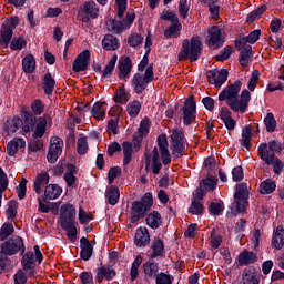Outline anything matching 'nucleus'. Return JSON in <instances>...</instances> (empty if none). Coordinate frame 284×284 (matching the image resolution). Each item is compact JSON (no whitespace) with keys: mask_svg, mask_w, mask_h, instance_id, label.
<instances>
[{"mask_svg":"<svg viewBox=\"0 0 284 284\" xmlns=\"http://www.w3.org/2000/svg\"><path fill=\"white\" fill-rule=\"evenodd\" d=\"M243 82L236 80L233 84L224 88L219 94V101H226V105L233 110V112L245 113L247 105H250V99H252V93L247 89L243 90L241 98L239 99V92H241V87Z\"/></svg>","mask_w":284,"mask_h":284,"instance_id":"nucleus-1","label":"nucleus"},{"mask_svg":"<svg viewBox=\"0 0 284 284\" xmlns=\"http://www.w3.org/2000/svg\"><path fill=\"white\" fill-rule=\"evenodd\" d=\"M202 45L203 44L199 38L183 40L182 49L178 55V60L185 61V59H190L191 63L199 61V57H201V52L203 50Z\"/></svg>","mask_w":284,"mask_h":284,"instance_id":"nucleus-2","label":"nucleus"},{"mask_svg":"<svg viewBox=\"0 0 284 284\" xmlns=\"http://www.w3.org/2000/svg\"><path fill=\"white\" fill-rule=\"evenodd\" d=\"M257 154L262 159L265 165H273V172L275 174H281L283 172V161H281L275 153L270 152L267 143H262L257 148Z\"/></svg>","mask_w":284,"mask_h":284,"instance_id":"nucleus-3","label":"nucleus"},{"mask_svg":"<svg viewBox=\"0 0 284 284\" xmlns=\"http://www.w3.org/2000/svg\"><path fill=\"white\" fill-rule=\"evenodd\" d=\"M154 81V68L150 64L144 72V75L141 73H136L133 79L132 83L136 94H143L145 88H148L149 83Z\"/></svg>","mask_w":284,"mask_h":284,"instance_id":"nucleus-4","label":"nucleus"},{"mask_svg":"<svg viewBox=\"0 0 284 284\" xmlns=\"http://www.w3.org/2000/svg\"><path fill=\"white\" fill-rule=\"evenodd\" d=\"M0 254L3 256H14L18 252H26V245H23V239L20 236H12L8 241L3 242L1 245Z\"/></svg>","mask_w":284,"mask_h":284,"instance_id":"nucleus-5","label":"nucleus"},{"mask_svg":"<svg viewBox=\"0 0 284 284\" xmlns=\"http://www.w3.org/2000/svg\"><path fill=\"white\" fill-rule=\"evenodd\" d=\"M206 45L211 50H219V48H223V43H225V39L223 38V32L221 28L214 26L207 31Z\"/></svg>","mask_w":284,"mask_h":284,"instance_id":"nucleus-6","label":"nucleus"},{"mask_svg":"<svg viewBox=\"0 0 284 284\" xmlns=\"http://www.w3.org/2000/svg\"><path fill=\"white\" fill-rule=\"evenodd\" d=\"M171 152L175 159H181L185 154V140L183 133L174 130L171 134Z\"/></svg>","mask_w":284,"mask_h":284,"instance_id":"nucleus-7","label":"nucleus"},{"mask_svg":"<svg viewBox=\"0 0 284 284\" xmlns=\"http://www.w3.org/2000/svg\"><path fill=\"white\" fill-rule=\"evenodd\" d=\"M182 112L184 125H192L196 121V102L193 97L186 99Z\"/></svg>","mask_w":284,"mask_h":284,"instance_id":"nucleus-8","label":"nucleus"},{"mask_svg":"<svg viewBox=\"0 0 284 284\" xmlns=\"http://www.w3.org/2000/svg\"><path fill=\"white\" fill-rule=\"evenodd\" d=\"M62 152H63V140L59 136H52L50 140V148L47 155L49 163H57Z\"/></svg>","mask_w":284,"mask_h":284,"instance_id":"nucleus-9","label":"nucleus"},{"mask_svg":"<svg viewBox=\"0 0 284 284\" xmlns=\"http://www.w3.org/2000/svg\"><path fill=\"white\" fill-rule=\"evenodd\" d=\"M206 77L209 79V83L215 85V88H221L225 81H227V77H230V72L227 69L213 70L207 71Z\"/></svg>","mask_w":284,"mask_h":284,"instance_id":"nucleus-10","label":"nucleus"},{"mask_svg":"<svg viewBox=\"0 0 284 284\" xmlns=\"http://www.w3.org/2000/svg\"><path fill=\"white\" fill-rule=\"evenodd\" d=\"M150 134V120L143 119L140 122V126L138 129V132L133 134V145L134 148H139L141 143L143 142V139Z\"/></svg>","mask_w":284,"mask_h":284,"instance_id":"nucleus-11","label":"nucleus"},{"mask_svg":"<svg viewBox=\"0 0 284 284\" xmlns=\"http://www.w3.org/2000/svg\"><path fill=\"white\" fill-rule=\"evenodd\" d=\"M88 65H90V50H84L75 58L72 70L73 72H85Z\"/></svg>","mask_w":284,"mask_h":284,"instance_id":"nucleus-12","label":"nucleus"},{"mask_svg":"<svg viewBox=\"0 0 284 284\" xmlns=\"http://www.w3.org/2000/svg\"><path fill=\"white\" fill-rule=\"evenodd\" d=\"M158 146L160 150L161 159L164 165H170L172 163V158H170V150L168 144V135L161 134L158 136Z\"/></svg>","mask_w":284,"mask_h":284,"instance_id":"nucleus-13","label":"nucleus"},{"mask_svg":"<svg viewBox=\"0 0 284 284\" xmlns=\"http://www.w3.org/2000/svg\"><path fill=\"white\" fill-rule=\"evenodd\" d=\"M77 219V209L72 204H63L60 207V224L74 223Z\"/></svg>","mask_w":284,"mask_h":284,"instance_id":"nucleus-14","label":"nucleus"},{"mask_svg":"<svg viewBox=\"0 0 284 284\" xmlns=\"http://www.w3.org/2000/svg\"><path fill=\"white\" fill-rule=\"evenodd\" d=\"M150 163H152V172L153 174H159L161 172V168L163 164L161 163V158L159 155V149L155 146L150 155H146L145 170L150 168Z\"/></svg>","mask_w":284,"mask_h":284,"instance_id":"nucleus-15","label":"nucleus"},{"mask_svg":"<svg viewBox=\"0 0 284 284\" xmlns=\"http://www.w3.org/2000/svg\"><path fill=\"white\" fill-rule=\"evenodd\" d=\"M63 194V189L59 186V184H49L44 189V195L42 196V201L48 203V201H54L59 199Z\"/></svg>","mask_w":284,"mask_h":284,"instance_id":"nucleus-16","label":"nucleus"},{"mask_svg":"<svg viewBox=\"0 0 284 284\" xmlns=\"http://www.w3.org/2000/svg\"><path fill=\"white\" fill-rule=\"evenodd\" d=\"M97 276L99 283H103V280L105 281H112L114 276H116V271L112 268L110 265H101L95 270Z\"/></svg>","mask_w":284,"mask_h":284,"instance_id":"nucleus-17","label":"nucleus"},{"mask_svg":"<svg viewBox=\"0 0 284 284\" xmlns=\"http://www.w3.org/2000/svg\"><path fill=\"white\" fill-rule=\"evenodd\" d=\"M148 209L143 202H133L131 207V223H139L143 216H145Z\"/></svg>","mask_w":284,"mask_h":284,"instance_id":"nucleus-18","label":"nucleus"},{"mask_svg":"<svg viewBox=\"0 0 284 284\" xmlns=\"http://www.w3.org/2000/svg\"><path fill=\"white\" fill-rule=\"evenodd\" d=\"M261 38V29L252 31L247 37H239L235 40V48L241 50V45H250L247 43L254 44Z\"/></svg>","mask_w":284,"mask_h":284,"instance_id":"nucleus-19","label":"nucleus"},{"mask_svg":"<svg viewBox=\"0 0 284 284\" xmlns=\"http://www.w3.org/2000/svg\"><path fill=\"white\" fill-rule=\"evenodd\" d=\"M22 132L23 134H28V132H30L32 130V128H34V125H37V118L28 112V111H22Z\"/></svg>","mask_w":284,"mask_h":284,"instance_id":"nucleus-20","label":"nucleus"},{"mask_svg":"<svg viewBox=\"0 0 284 284\" xmlns=\"http://www.w3.org/2000/svg\"><path fill=\"white\" fill-rule=\"evenodd\" d=\"M242 281L243 284H260L261 281L258 280V271L252 266L246 267L243 271Z\"/></svg>","mask_w":284,"mask_h":284,"instance_id":"nucleus-21","label":"nucleus"},{"mask_svg":"<svg viewBox=\"0 0 284 284\" xmlns=\"http://www.w3.org/2000/svg\"><path fill=\"white\" fill-rule=\"evenodd\" d=\"M82 17H88L89 19H97L99 17V6L94 1L84 2L81 8Z\"/></svg>","mask_w":284,"mask_h":284,"instance_id":"nucleus-22","label":"nucleus"},{"mask_svg":"<svg viewBox=\"0 0 284 284\" xmlns=\"http://www.w3.org/2000/svg\"><path fill=\"white\" fill-rule=\"evenodd\" d=\"M271 245L275 250H283V246H284V227H283V225H278L276 229H274Z\"/></svg>","mask_w":284,"mask_h":284,"instance_id":"nucleus-23","label":"nucleus"},{"mask_svg":"<svg viewBox=\"0 0 284 284\" xmlns=\"http://www.w3.org/2000/svg\"><path fill=\"white\" fill-rule=\"evenodd\" d=\"M236 50L240 52V64L242 68H247L250 65V59H252V45L241 44L240 49L236 48Z\"/></svg>","mask_w":284,"mask_h":284,"instance_id":"nucleus-24","label":"nucleus"},{"mask_svg":"<svg viewBox=\"0 0 284 284\" xmlns=\"http://www.w3.org/2000/svg\"><path fill=\"white\" fill-rule=\"evenodd\" d=\"M120 79H128L132 72V60L130 57H122L119 60Z\"/></svg>","mask_w":284,"mask_h":284,"instance_id":"nucleus-25","label":"nucleus"},{"mask_svg":"<svg viewBox=\"0 0 284 284\" xmlns=\"http://www.w3.org/2000/svg\"><path fill=\"white\" fill-rule=\"evenodd\" d=\"M80 256L82 261H90L92 258V252H94V248L92 247V244L90 243V240L87 237H82L80 240Z\"/></svg>","mask_w":284,"mask_h":284,"instance_id":"nucleus-26","label":"nucleus"},{"mask_svg":"<svg viewBox=\"0 0 284 284\" xmlns=\"http://www.w3.org/2000/svg\"><path fill=\"white\" fill-rule=\"evenodd\" d=\"M48 119H50V115L44 114L43 116L39 118L38 121L36 120L37 125L33 132V139H42L43 134H45Z\"/></svg>","mask_w":284,"mask_h":284,"instance_id":"nucleus-27","label":"nucleus"},{"mask_svg":"<svg viewBox=\"0 0 284 284\" xmlns=\"http://www.w3.org/2000/svg\"><path fill=\"white\" fill-rule=\"evenodd\" d=\"M150 244V232H148V229L140 227L136 230L135 233V245L138 247H145V245Z\"/></svg>","mask_w":284,"mask_h":284,"instance_id":"nucleus-28","label":"nucleus"},{"mask_svg":"<svg viewBox=\"0 0 284 284\" xmlns=\"http://www.w3.org/2000/svg\"><path fill=\"white\" fill-rule=\"evenodd\" d=\"M19 148H26V140L22 138H14L7 144V152L9 156H14L19 152Z\"/></svg>","mask_w":284,"mask_h":284,"instance_id":"nucleus-29","label":"nucleus"},{"mask_svg":"<svg viewBox=\"0 0 284 284\" xmlns=\"http://www.w3.org/2000/svg\"><path fill=\"white\" fill-rule=\"evenodd\" d=\"M108 29L114 34H121L125 28H128V22L123 20L110 19L106 22Z\"/></svg>","mask_w":284,"mask_h":284,"instance_id":"nucleus-30","label":"nucleus"},{"mask_svg":"<svg viewBox=\"0 0 284 284\" xmlns=\"http://www.w3.org/2000/svg\"><path fill=\"white\" fill-rule=\"evenodd\" d=\"M105 199L108 200L109 205H116L119 199H121L119 186L111 185L105 193Z\"/></svg>","mask_w":284,"mask_h":284,"instance_id":"nucleus-31","label":"nucleus"},{"mask_svg":"<svg viewBox=\"0 0 284 284\" xmlns=\"http://www.w3.org/2000/svg\"><path fill=\"white\" fill-rule=\"evenodd\" d=\"M22 70L26 74H32L37 70V60L34 55L28 54L22 59Z\"/></svg>","mask_w":284,"mask_h":284,"instance_id":"nucleus-32","label":"nucleus"},{"mask_svg":"<svg viewBox=\"0 0 284 284\" xmlns=\"http://www.w3.org/2000/svg\"><path fill=\"white\" fill-rule=\"evenodd\" d=\"M21 124H22L21 118L16 116L4 122L3 130L4 132H7V134H14V132H17L19 128H21Z\"/></svg>","mask_w":284,"mask_h":284,"instance_id":"nucleus-33","label":"nucleus"},{"mask_svg":"<svg viewBox=\"0 0 284 284\" xmlns=\"http://www.w3.org/2000/svg\"><path fill=\"white\" fill-rule=\"evenodd\" d=\"M119 39L112 34H105L102 40V48L104 50H119Z\"/></svg>","mask_w":284,"mask_h":284,"instance_id":"nucleus-34","label":"nucleus"},{"mask_svg":"<svg viewBox=\"0 0 284 284\" xmlns=\"http://www.w3.org/2000/svg\"><path fill=\"white\" fill-rule=\"evenodd\" d=\"M145 278H155L159 274V263L149 261L143 265Z\"/></svg>","mask_w":284,"mask_h":284,"instance_id":"nucleus-35","label":"nucleus"},{"mask_svg":"<svg viewBox=\"0 0 284 284\" xmlns=\"http://www.w3.org/2000/svg\"><path fill=\"white\" fill-rule=\"evenodd\" d=\"M50 183V174L48 173H39L34 181V192L41 194L43 190V185H48Z\"/></svg>","mask_w":284,"mask_h":284,"instance_id":"nucleus-36","label":"nucleus"},{"mask_svg":"<svg viewBox=\"0 0 284 284\" xmlns=\"http://www.w3.org/2000/svg\"><path fill=\"white\" fill-rule=\"evenodd\" d=\"M237 260L240 265H252V263L258 261V257L254 252L244 251L239 255Z\"/></svg>","mask_w":284,"mask_h":284,"instance_id":"nucleus-37","label":"nucleus"},{"mask_svg":"<svg viewBox=\"0 0 284 284\" xmlns=\"http://www.w3.org/2000/svg\"><path fill=\"white\" fill-rule=\"evenodd\" d=\"M152 248V254L150 255L151 258H156L159 256H163L165 252V245L163 244V240L155 237L153 240V244L151 246Z\"/></svg>","mask_w":284,"mask_h":284,"instance_id":"nucleus-38","label":"nucleus"},{"mask_svg":"<svg viewBox=\"0 0 284 284\" xmlns=\"http://www.w3.org/2000/svg\"><path fill=\"white\" fill-rule=\"evenodd\" d=\"M247 199L248 197L234 196V203L232 204V212H234L235 214L245 212V210H247V205H250V203L247 202Z\"/></svg>","mask_w":284,"mask_h":284,"instance_id":"nucleus-39","label":"nucleus"},{"mask_svg":"<svg viewBox=\"0 0 284 284\" xmlns=\"http://www.w3.org/2000/svg\"><path fill=\"white\" fill-rule=\"evenodd\" d=\"M182 28L183 26H181V22L176 20L175 22L171 23L168 30L164 31V37H166V39H176V37L181 34Z\"/></svg>","mask_w":284,"mask_h":284,"instance_id":"nucleus-40","label":"nucleus"},{"mask_svg":"<svg viewBox=\"0 0 284 284\" xmlns=\"http://www.w3.org/2000/svg\"><path fill=\"white\" fill-rule=\"evenodd\" d=\"M74 174H77V166L73 164H68L67 172L64 174V181L69 187H74L77 183V176H74Z\"/></svg>","mask_w":284,"mask_h":284,"instance_id":"nucleus-41","label":"nucleus"},{"mask_svg":"<svg viewBox=\"0 0 284 284\" xmlns=\"http://www.w3.org/2000/svg\"><path fill=\"white\" fill-rule=\"evenodd\" d=\"M2 48H8L10 41H12V24H3L1 28Z\"/></svg>","mask_w":284,"mask_h":284,"instance_id":"nucleus-42","label":"nucleus"},{"mask_svg":"<svg viewBox=\"0 0 284 284\" xmlns=\"http://www.w3.org/2000/svg\"><path fill=\"white\" fill-rule=\"evenodd\" d=\"M217 183H219V178L214 175H207L206 179L200 182V187H203V190H206V192H212L216 190Z\"/></svg>","mask_w":284,"mask_h":284,"instance_id":"nucleus-43","label":"nucleus"},{"mask_svg":"<svg viewBox=\"0 0 284 284\" xmlns=\"http://www.w3.org/2000/svg\"><path fill=\"white\" fill-rule=\"evenodd\" d=\"M91 114L98 121L105 119V102H97L91 110Z\"/></svg>","mask_w":284,"mask_h":284,"instance_id":"nucleus-44","label":"nucleus"},{"mask_svg":"<svg viewBox=\"0 0 284 284\" xmlns=\"http://www.w3.org/2000/svg\"><path fill=\"white\" fill-rule=\"evenodd\" d=\"M54 85H57V81L52 78V73H47L43 78L44 94H52L54 92Z\"/></svg>","mask_w":284,"mask_h":284,"instance_id":"nucleus-45","label":"nucleus"},{"mask_svg":"<svg viewBox=\"0 0 284 284\" xmlns=\"http://www.w3.org/2000/svg\"><path fill=\"white\" fill-rule=\"evenodd\" d=\"M62 230H65L68 239L70 241H77V223L75 222H67L60 224Z\"/></svg>","mask_w":284,"mask_h":284,"instance_id":"nucleus-46","label":"nucleus"},{"mask_svg":"<svg viewBox=\"0 0 284 284\" xmlns=\"http://www.w3.org/2000/svg\"><path fill=\"white\" fill-rule=\"evenodd\" d=\"M252 129L250 126H245L242 130V139L240 140L241 145H243V148H246V150H250V148L252 146Z\"/></svg>","mask_w":284,"mask_h":284,"instance_id":"nucleus-47","label":"nucleus"},{"mask_svg":"<svg viewBox=\"0 0 284 284\" xmlns=\"http://www.w3.org/2000/svg\"><path fill=\"white\" fill-rule=\"evenodd\" d=\"M146 224L149 227H152V230H158V227L161 226V214L156 211H153L151 214L146 217Z\"/></svg>","mask_w":284,"mask_h":284,"instance_id":"nucleus-48","label":"nucleus"},{"mask_svg":"<svg viewBox=\"0 0 284 284\" xmlns=\"http://www.w3.org/2000/svg\"><path fill=\"white\" fill-rule=\"evenodd\" d=\"M274 190H276V182L272 181L271 179H267L260 184L261 194H272Z\"/></svg>","mask_w":284,"mask_h":284,"instance_id":"nucleus-49","label":"nucleus"},{"mask_svg":"<svg viewBox=\"0 0 284 284\" xmlns=\"http://www.w3.org/2000/svg\"><path fill=\"white\" fill-rule=\"evenodd\" d=\"M122 150L124 154L123 159V165H130V162L132 161V143L130 142H123Z\"/></svg>","mask_w":284,"mask_h":284,"instance_id":"nucleus-50","label":"nucleus"},{"mask_svg":"<svg viewBox=\"0 0 284 284\" xmlns=\"http://www.w3.org/2000/svg\"><path fill=\"white\" fill-rule=\"evenodd\" d=\"M12 234H14V225L12 223H4L0 230V241H6Z\"/></svg>","mask_w":284,"mask_h":284,"instance_id":"nucleus-51","label":"nucleus"},{"mask_svg":"<svg viewBox=\"0 0 284 284\" xmlns=\"http://www.w3.org/2000/svg\"><path fill=\"white\" fill-rule=\"evenodd\" d=\"M119 57L116 54L112 55L108 64L105 65L104 70L102 71V77H110L112 72H114V68L116 67V61Z\"/></svg>","mask_w":284,"mask_h":284,"instance_id":"nucleus-52","label":"nucleus"},{"mask_svg":"<svg viewBox=\"0 0 284 284\" xmlns=\"http://www.w3.org/2000/svg\"><path fill=\"white\" fill-rule=\"evenodd\" d=\"M264 125L266 126V132L276 131V119L273 113H267L264 119Z\"/></svg>","mask_w":284,"mask_h":284,"instance_id":"nucleus-53","label":"nucleus"},{"mask_svg":"<svg viewBox=\"0 0 284 284\" xmlns=\"http://www.w3.org/2000/svg\"><path fill=\"white\" fill-rule=\"evenodd\" d=\"M268 152L281 154L284 150V144L277 140L270 141L267 144Z\"/></svg>","mask_w":284,"mask_h":284,"instance_id":"nucleus-54","label":"nucleus"},{"mask_svg":"<svg viewBox=\"0 0 284 284\" xmlns=\"http://www.w3.org/2000/svg\"><path fill=\"white\" fill-rule=\"evenodd\" d=\"M23 270H32L34 267V254L26 253L22 257Z\"/></svg>","mask_w":284,"mask_h":284,"instance_id":"nucleus-55","label":"nucleus"},{"mask_svg":"<svg viewBox=\"0 0 284 284\" xmlns=\"http://www.w3.org/2000/svg\"><path fill=\"white\" fill-rule=\"evenodd\" d=\"M190 214L201 215L203 214V203L199 200H193L191 206L189 207Z\"/></svg>","mask_w":284,"mask_h":284,"instance_id":"nucleus-56","label":"nucleus"},{"mask_svg":"<svg viewBox=\"0 0 284 284\" xmlns=\"http://www.w3.org/2000/svg\"><path fill=\"white\" fill-rule=\"evenodd\" d=\"M258 79H261V72H258V70H254L251 74L247 85L250 92H254V90H256V83H258Z\"/></svg>","mask_w":284,"mask_h":284,"instance_id":"nucleus-57","label":"nucleus"},{"mask_svg":"<svg viewBox=\"0 0 284 284\" xmlns=\"http://www.w3.org/2000/svg\"><path fill=\"white\" fill-rule=\"evenodd\" d=\"M234 196L250 199V190H247V184L245 183L237 184Z\"/></svg>","mask_w":284,"mask_h":284,"instance_id":"nucleus-58","label":"nucleus"},{"mask_svg":"<svg viewBox=\"0 0 284 284\" xmlns=\"http://www.w3.org/2000/svg\"><path fill=\"white\" fill-rule=\"evenodd\" d=\"M115 103H128V93L125 92V87L122 85L114 95Z\"/></svg>","mask_w":284,"mask_h":284,"instance_id":"nucleus-59","label":"nucleus"},{"mask_svg":"<svg viewBox=\"0 0 284 284\" xmlns=\"http://www.w3.org/2000/svg\"><path fill=\"white\" fill-rule=\"evenodd\" d=\"M128 112L130 116H139V112H141V102L139 101H133L128 105Z\"/></svg>","mask_w":284,"mask_h":284,"instance_id":"nucleus-60","label":"nucleus"},{"mask_svg":"<svg viewBox=\"0 0 284 284\" xmlns=\"http://www.w3.org/2000/svg\"><path fill=\"white\" fill-rule=\"evenodd\" d=\"M27 44H28V42L26 41V39L13 38L10 43V48H11V50H21V49L26 48Z\"/></svg>","mask_w":284,"mask_h":284,"instance_id":"nucleus-61","label":"nucleus"},{"mask_svg":"<svg viewBox=\"0 0 284 284\" xmlns=\"http://www.w3.org/2000/svg\"><path fill=\"white\" fill-rule=\"evenodd\" d=\"M128 43L131 48H136V45L143 43V38L139 33H132L128 39Z\"/></svg>","mask_w":284,"mask_h":284,"instance_id":"nucleus-62","label":"nucleus"},{"mask_svg":"<svg viewBox=\"0 0 284 284\" xmlns=\"http://www.w3.org/2000/svg\"><path fill=\"white\" fill-rule=\"evenodd\" d=\"M19 207V203L17 201H9L7 209L8 219H14L17 216V210Z\"/></svg>","mask_w":284,"mask_h":284,"instance_id":"nucleus-63","label":"nucleus"},{"mask_svg":"<svg viewBox=\"0 0 284 284\" xmlns=\"http://www.w3.org/2000/svg\"><path fill=\"white\" fill-rule=\"evenodd\" d=\"M155 283L156 284H172V276L170 274L159 273L155 276Z\"/></svg>","mask_w":284,"mask_h":284,"instance_id":"nucleus-64","label":"nucleus"}]
</instances>
